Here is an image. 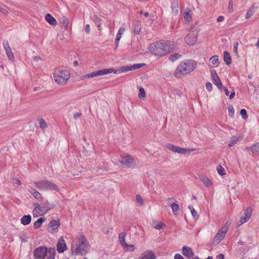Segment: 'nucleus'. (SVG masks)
<instances>
[{"label": "nucleus", "mask_w": 259, "mask_h": 259, "mask_svg": "<svg viewBox=\"0 0 259 259\" xmlns=\"http://www.w3.org/2000/svg\"><path fill=\"white\" fill-rule=\"evenodd\" d=\"M184 19L187 21H190L191 20V16L190 14V11L184 12Z\"/></svg>", "instance_id": "nucleus-46"}, {"label": "nucleus", "mask_w": 259, "mask_h": 259, "mask_svg": "<svg viewBox=\"0 0 259 259\" xmlns=\"http://www.w3.org/2000/svg\"><path fill=\"white\" fill-rule=\"evenodd\" d=\"M209 61L213 65L212 67H217L219 64V58L217 55L213 56L212 57H211L209 59Z\"/></svg>", "instance_id": "nucleus-32"}, {"label": "nucleus", "mask_w": 259, "mask_h": 259, "mask_svg": "<svg viewBox=\"0 0 259 259\" xmlns=\"http://www.w3.org/2000/svg\"><path fill=\"white\" fill-rule=\"evenodd\" d=\"M28 192L37 200H41L42 197L41 194L34 188H30L28 190Z\"/></svg>", "instance_id": "nucleus-19"}, {"label": "nucleus", "mask_w": 259, "mask_h": 259, "mask_svg": "<svg viewBox=\"0 0 259 259\" xmlns=\"http://www.w3.org/2000/svg\"><path fill=\"white\" fill-rule=\"evenodd\" d=\"M151 53L162 57L173 51L169 41H158L151 44L149 47Z\"/></svg>", "instance_id": "nucleus-1"}, {"label": "nucleus", "mask_w": 259, "mask_h": 259, "mask_svg": "<svg viewBox=\"0 0 259 259\" xmlns=\"http://www.w3.org/2000/svg\"><path fill=\"white\" fill-rule=\"evenodd\" d=\"M84 30L87 33L89 34L90 33V25L89 24H87L85 26Z\"/></svg>", "instance_id": "nucleus-60"}, {"label": "nucleus", "mask_w": 259, "mask_h": 259, "mask_svg": "<svg viewBox=\"0 0 259 259\" xmlns=\"http://www.w3.org/2000/svg\"><path fill=\"white\" fill-rule=\"evenodd\" d=\"M225 19V18L223 16H220L217 18V21L218 22H223Z\"/></svg>", "instance_id": "nucleus-59"}, {"label": "nucleus", "mask_w": 259, "mask_h": 259, "mask_svg": "<svg viewBox=\"0 0 259 259\" xmlns=\"http://www.w3.org/2000/svg\"><path fill=\"white\" fill-rule=\"evenodd\" d=\"M201 180L206 186H209L211 185L210 180L206 177H202L201 178Z\"/></svg>", "instance_id": "nucleus-38"}, {"label": "nucleus", "mask_w": 259, "mask_h": 259, "mask_svg": "<svg viewBox=\"0 0 259 259\" xmlns=\"http://www.w3.org/2000/svg\"><path fill=\"white\" fill-rule=\"evenodd\" d=\"M141 25L140 22H136L133 25V29L135 34H138L141 31Z\"/></svg>", "instance_id": "nucleus-30"}, {"label": "nucleus", "mask_w": 259, "mask_h": 259, "mask_svg": "<svg viewBox=\"0 0 259 259\" xmlns=\"http://www.w3.org/2000/svg\"><path fill=\"white\" fill-rule=\"evenodd\" d=\"M219 89V90H221L222 88H223L224 87H223V84L222 83V82H219V83H216V85H215Z\"/></svg>", "instance_id": "nucleus-62"}, {"label": "nucleus", "mask_w": 259, "mask_h": 259, "mask_svg": "<svg viewBox=\"0 0 259 259\" xmlns=\"http://www.w3.org/2000/svg\"><path fill=\"white\" fill-rule=\"evenodd\" d=\"M48 253V248L45 246L36 248L33 252L35 259H45Z\"/></svg>", "instance_id": "nucleus-9"}, {"label": "nucleus", "mask_w": 259, "mask_h": 259, "mask_svg": "<svg viewBox=\"0 0 259 259\" xmlns=\"http://www.w3.org/2000/svg\"><path fill=\"white\" fill-rule=\"evenodd\" d=\"M45 219L40 218L33 223L34 228L36 229L40 227L42 223L45 221Z\"/></svg>", "instance_id": "nucleus-31"}, {"label": "nucleus", "mask_w": 259, "mask_h": 259, "mask_svg": "<svg viewBox=\"0 0 259 259\" xmlns=\"http://www.w3.org/2000/svg\"><path fill=\"white\" fill-rule=\"evenodd\" d=\"M228 230V226L227 225H224L220 229L215 237H214L212 244L214 245L218 244L224 238L226 232Z\"/></svg>", "instance_id": "nucleus-8"}, {"label": "nucleus", "mask_w": 259, "mask_h": 259, "mask_svg": "<svg viewBox=\"0 0 259 259\" xmlns=\"http://www.w3.org/2000/svg\"><path fill=\"white\" fill-rule=\"evenodd\" d=\"M122 247L126 249L127 251H133L135 249V247L134 245H128L127 243L126 246H124Z\"/></svg>", "instance_id": "nucleus-42"}, {"label": "nucleus", "mask_w": 259, "mask_h": 259, "mask_svg": "<svg viewBox=\"0 0 259 259\" xmlns=\"http://www.w3.org/2000/svg\"><path fill=\"white\" fill-rule=\"evenodd\" d=\"M198 31L189 33L185 38L186 42L189 45H193L197 41Z\"/></svg>", "instance_id": "nucleus-12"}, {"label": "nucleus", "mask_w": 259, "mask_h": 259, "mask_svg": "<svg viewBox=\"0 0 259 259\" xmlns=\"http://www.w3.org/2000/svg\"><path fill=\"white\" fill-rule=\"evenodd\" d=\"M34 205L35 206L33 210L34 217L42 215L53 208V205L50 204L48 201L44 202L40 204L36 203Z\"/></svg>", "instance_id": "nucleus-4"}, {"label": "nucleus", "mask_w": 259, "mask_h": 259, "mask_svg": "<svg viewBox=\"0 0 259 259\" xmlns=\"http://www.w3.org/2000/svg\"><path fill=\"white\" fill-rule=\"evenodd\" d=\"M206 88L208 91H211L212 90V84L210 82H207L205 84Z\"/></svg>", "instance_id": "nucleus-53"}, {"label": "nucleus", "mask_w": 259, "mask_h": 259, "mask_svg": "<svg viewBox=\"0 0 259 259\" xmlns=\"http://www.w3.org/2000/svg\"><path fill=\"white\" fill-rule=\"evenodd\" d=\"M239 138L237 137H233L230 141L228 146L231 147L234 146L238 141Z\"/></svg>", "instance_id": "nucleus-39"}, {"label": "nucleus", "mask_w": 259, "mask_h": 259, "mask_svg": "<svg viewBox=\"0 0 259 259\" xmlns=\"http://www.w3.org/2000/svg\"><path fill=\"white\" fill-rule=\"evenodd\" d=\"M166 147L167 149L172 152H177L182 154H186L188 152L193 151V149L183 148L170 144H167L166 145Z\"/></svg>", "instance_id": "nucleus-11"}, {"label": "nucleus", "mask_w": 259, "mask_h": 259, "mask_svg": "<svg viewBox=\"0 0 259 259\" xmlns=\"http://www.w3.org/2000/svg\"><path fill=\"white\" fill-rule=\"evenodd\" d=\"M172 94L175 96V97H176V96H178L179 97V96H180L182 94V92L180 90L174 89L172 91Z\"/></svg>", "instance_id": "nucleus-49"}, {"label": "nucleus", "mask_w": 259, "mask_h": 259, "mask_svg": "<svg viewBox=\"0 0 259 259\" xmlns=\"http://www.w3.org/2000/svg\"><path fill=\"white\" fill-rule=\"evenodd\" d=\"M174 259H184V258L180 254L177 253V254H175Z\"/></svg>", "instance_id": "nucleus-57"}, {"label": "nucleus", "mask_w": 259, "mask_h": 259, "mask_svg": "<svg viewBox=\"0 0 259 259\" xmlns=\"http://www.w3.org/2000/svg\"><path fill=\"white\" fill-rule=\"evenodd\" d=\"M224 61L227 65H230L232 62L231 56L228 51L224 53Z\"/></svg>", "instance_id": "nucleus-29"}, {"label": "nucleus", "mask_w": 259, "mask_h": 259, "mask_svg": "<svg viewBox=\"0 0 259 259\" xmlns=\"http://www.w3.org/2000/svg\"><path fill=\"white\" fill-rule=\"evenodd\" d=\"M90 248V245L87 239L84 236L81 235L79 238V243L76 248L75 254H79L81 255L84 254L88 252Z\"/></svg>", "instance_id": "nucleus-6"}, {"label": "nucleus", "mask_w": 259, "mask_h": 259, "mask_svg": "<svg viewBox=\"0 0 259 259\" xmlns=\"http://www.w3.org/2000/svg\"><path fill=\"white\" fill-rule=\"evenodd\" d=\"M31 217L30 214L24 215L21 219V223L23 225H27L30 223Z\"/></svg>", "instance_id": "nucleus-23"}, {"label": "nucleus", "mask_w": 259, "mask_h": 259, "mask_svg": "<svg viewBox=\"0 0 259 259\" xmlns=\"http://www.w3.org/2000/svg\"><path fill=\"white\" fill-rule=\"evenodd\" d=\"M133 70L132 65L131 66H123L120 67V69L113 71L114 73H118L120 72H125L128 71Z\"/></svg>", "instance_id": "nucleus-22"}, {"label": "nucleus", "mask_w": 259, "mask_h": 259, "mask_svg": "<svg viewBox=\"0 0 259 259\" xmlns=\"http://www.w3.org/2000/svg\"><path fill=\"white\" fill-rule=\"evenodd\" d=\"M238 46V42H235L233 45V49L235 53H237V47Z\"/></svg>", "instance_id": "nucleus-56"}, {"label": "nucleus", "mask_w": 259, "mask_h": 259, "mask_svg": "<svg viewBox=\"0 0 259 259\" xmlns=\"http://www.w3.org/2000/svg\"><path fill=\"white\" fill-rule=\"evenodd\" d=\"M145 65V64L144 63H139V64H135L133 65H132V69L133 70L139 69Z\"/></svg>", "instance_id": "nucleus-50"}, {"label": "nucleus", "mask_w": 259, "mask_h": 259, "mask_svg": "<svg viewBox=\"0 0 259 259\" xmlns=\"http://www.w3.org/2000/svg\"><path fill=\"white\" fill-rule=\"evenodd\" d=\"M126 236L125 232H122L118 235V239L121 245L123 247L126 245V243L125 241V238Z\"/></svg>", "instance_id": "nucleus-25"}, {"label": "nucleus", "mask_w": 259, "mask_h": 259, "mask_svg": "<svg viewBox=\"0 0 259 259\" xmlns=\"http://www.w3.org/2000/svg\"><path fill=\"white\" fill-rule=\"evenodd\" d=\"M45 19L51 25L56 26L57 24L56 19L50 14H46Z\"/></svg>", "instance_id": "nucleus-20"}, {"label": "nucleus", "mask_w": 259, "mask_h": 259, "mask_svg": "<svg viewBox=\"0 0 259 259\" xmlns=\"http://www.w3.org/2000/svg\"><path fill=\"white\" fill-rule=\"evenodd\" d=\"M70 78V73L67 69L60 68L56 70L54 74L55 81L61 85H64Z\"/></svg>", "instance_id": "nucleus-3"}, {"label": "nucleus", "mask_w": 259, "mask_h": 259, "mask_svg": "<svg viewBox=\"0 0 259 259\" xmlns=\"http://www.w3.org/2000/svg\"><path fill=\"white\" fill-rule=\"evenodd\" d=\"M138 96H139V98L142 100H144L145 99V97H146L145 91L144 89L142 87H140L139 88V92Z\"/></svg>", "instance_id": "nucleus-35"}, {"label": "nucleus", "mask_w": 259, "mask_h": 259, "mask_svg": "<svg viewBox=\"0 0 259 259\" xmlns=\"http://www.w3.org/2000/svg\"><path fill=\"white\" fill-rule=\"evenodd\" d=\"M189 208L190 209L192 215L193 216L194 219L195 220H197L198 218V215L197 212L191 206H189Z\"/></svg>", "instance_id": "nucleus-37"}, {"label": "nucleus", "mask_w": 259, "mask_h": 259, "mask_svg": "<svg viewBox=\"0 0 259 259\" xmlns=\"http://www.w3.org/2000/svg\"><path fill=\"white\" fill-rule=\"evenodd\" d=\"M57 250L59 253L63 252L65 250L67 249V246L65 243V240L63 238H61L57 245Z\"/></svg>", "instance_id": "nucleus-15"}, {"label": "nucleus", "mask_w": 259, "mask_h": 259, "mask_svg": "<svg viewBox=\"0 0 259 259\" xmlns=\"http://www.w3.org/2000/svg\"><path fill=\"white\" fill-rule=\"evenodd\" d=\"M234 109L232 105H229L228 107V114L230 117H233Z\"/></svg>", "instance_id": "nucleus-44"}, {"label": "nucleus", "mask_w": 259, "mask_h": 259, "mask_svg": "<svg viewBox=\"0 0 259 259\" xmlns=\"http://www.w3.org/2000/svg\"><path fill=\"white\" fill-rule=\"evenodd\" d=\"M182 56L181 55L178 53H175L170 55L169 57V60L171 62H174Z\"/></svg>", "instance_id": "nucleus-36"}, {"label": "nucleus", "mask_w": 259, "mask_h": 259, "mask_svg": "<svg viewBox=\"0 0 259 259\" xmlns=\"http://www.w3.org/2000/svg\"><path fill=\"white\" fill-rule=\"evenodd\" d=\"M172 198H168L166 199V202L168 204L171 205V208L172 209V212L176 214V212H177L179 210V206L178 203V201L176 200L175 202L171 203V200Z\"/></svg>", "instance_id": "nucleus-18"}, {"label": "nucleus", "mask_w": 259, "mask_h": 259, "mask_svg": "<svg viewBox=\"0 0 259 259\" xmlns=\"http://www.w3.org/2000/svg\"><path fill=\"white\" fill-rule=\"evenodd\" d=\"M252 212V209L250 207H248L241 217L240 220L237 222L238 226H241L242 224L247 222L250 218Z\"/></svg>", "instance_id": "nucleus-10"}, {"label": "nucleus", "mask_w": 259, "mask_h": 259, "mask_svg": "<svg viewBox=\"0 0 259 259\" xmlns=\"http://www.w3.org/2000/svg\"><path fill=\"white\" fill-rule=\"evenodd\" d=\"M252 155L258 154L259 155V142L252 145Z\"/></svg>", "instance_id": "nucleus-33"}, {"label": "nucleus", "mask_w": 259, "mask_h": 259, "mask_svg": "<svg viewBox=\"0 0 259 259\" xmlns=\"http://www.w3.org/2000/svg\"><path fill=\"white\" fill-rule=\"evenodd\" d=\"M155 255L151 250H146L141 255V259H155Z\"/></svg>", "instance_id": "nucleus-17"}, {"label": "nucleus", "mask_w": 259, "mask_h": 259, "mask_svg": "<svg viewBox=\"0 0 259 259\" xmlns=\"http://www.w3.org/2000/svg\"><path fill=\"white\" fill-rule=\"evenodd\" d=\"M211 74L212 82L215 85H216V83H219V82H221L215 70H211Z\"/></svg>", "instance_id": "nucleus-26"}, {"label": "nucleus", "mask_w": 259, "mask_h": 259, "mask_svg": "<svg viewBox=\"0 0 259 259\" xmlns=\"http://www.w3.org/2000/svg\"><path fill=\"white\" fill-rule=\"evenodd\" d=\"M93 20L95 22V23L97 25L98 27H99L100 26V22L101 21V19L98 17L97 15H94L93 17Z\"/></svg>", "instance_id": "nucleus-40"}, {"label": "nucleus", "mask_w": 259, "mask_h": 259, "mask_svg": "<svg viewBox=\"0 0 259 259\" xmlns=\"http://www.w3.org/2000/svg\"><path fill=\"white\" fill-rule=\"evenodd\" d=\"M253 13H254L253 10H252L251 9H250L246 13V16H245L246 18V19H249L253 14Z\"/></svg>", "instance_id": "nucleus-51"}, {"label": "nucleus", "mask_w": 259, "mask_h": 259, "mask_svg": "<svg viewBox=\"0 0 259 259\" xmlns=\"http://www.w3.org/2000/svg\"><path fill=\"white\" fill-rule=\"evenodd\" d=\"M198 23L196 22L194 24L192 25V26L190 28V31L191 33H193L194 31H198Z\"/></svg>", "instance_id": "nucleus-41"}, {"label": "nucleus", "mask_w": 259, "mask_h": 259, "mask_svg": "<svg viewBox=\"0 0 259 259\" xmlns=\"http://www.w3.org/2000/svg\"><path fill=\"white\" fill-rule=\"evenodd\" d=\"M228 9L229 12L231 13L233 11V2L232 0H230L228 4Z\"/></svg>", "instance_id": "nucleus-48"}, {"label": "nucleus", "mask_w": 259, "mask_h": 259, "mask_svg": "<svg viewBox=\"0 0 259 259\" xmlns=\"http://www.w3.org/2000/svg\"><path fill=\"white\" fill-rule=\"evenodd\" d=\"M225 256L223 254H219L217 256V259H224Z\"/></svg>", "instance_id": "nucleus-64"}, {"label": "nucleus", "mask_w": 259, "mask_h": 259, "mask_svg": "<svg viewBox=\"0 0 259 259\" xmlns=\"http://www.w3.org/2000/svg\"><path fill=\"white\" fill-rule=\"evenodd\" d=\"M240 114L241 115L242 118L244 119H246L248 117V115L247 114V111L244 109H242L240 110Z\"/></svg>", "instance_id": "nucleus-47"}, {"label": "nucleus", "mask_w": 259, "mask_h": 259, "mask_svg": "<svg viewBox=\"0 0 259 259\" xmlns=\"http://www.w3.org/2000/svg\"><path fill=\"white\" fill-rule=\"evenodd\" d=\"M223 90L225 92V95L227 96H229V91H228V89L226 87H224L223 88Z\"/></svg>", "instance_id": "nucleus-63"}, {"label": "nucleus", "mask_w": 259, "mask_h": 259, "mask_svg": "<svg viewBox=\"0 0 259 259\" xmlns=\"http://www.w3.org/2000/svg\"><path fill=\"white\" fill-rule=\"evenodd\" d=\"M39 123L40 127L41 128H45L47 126V123L46 122L45 120L42 118H41L39 119Z\"/></svg>", "instance_id": "nucleus-45"}, {"label": "nucleus", "mask_w": 259, "mask_h": 259, "mask_svg": "<svg viewBox=\"0 0 259 259\" xmlns=\"http://www.w3.org/2000/svg\"><path fill=\"white\" fill-rule=\"evenodd\" d=\"M182 253L188 259H191L194 256V253L193 252L192 248L187 246H184L183 247Z\"/></svg>", "instance_id": "nucleus-14"}, {"label": "nucleus", "mask_w": 259, "mask_h": 259, "mask_svg": "<svg viewBox=\"0 0 259 259\" xmlns=\"http://www.w3.org/2000/svg\"><path fill=\"white\" fill-rule=\"evenodd\" d=\"M81 115V113L80 112H77L75 113L73 115V117L75 119H77L80 117Z\"/></svg>", "instance_id": "nucleus-61"}, {"label": "nucleus", "mask_w": 259, "mask_h": 259, "mask_svg": "<svg viewBox=\"0 0 259 259\" xmlns=\"http://www.w3.org/2000/svg\"><path fill=\"white\" fill-rule=\"evenodd\" d=\"M136 200L140 204H142L143 203V199L139 194L136 195Z\"/></svg>", "instance_id": "nucleus-52"}, {"label": "nucleus", "mask_w": 259, "mask_h": 259, "mask_svg": "<svg viewBox=\"0 0 259 259\" xmlns=\"http://www.w3.org/2000/svg\"><path fill=\"white\" fill-rule=\"evenodd\" d=\"M60 23L62 28L67 29L69 24V19L65 16H63L61 18Z\"/></svg>", "instance_id": "nucleus-28"}, {"label": "nucleus", "mask_w": 259, "mask_h": 259, "mask_svg": "<svg viewBox=\"0 0 259 259\" xmlns=\"http://www.w3.org/2000/svg\"><path fill=\"white\" fill-rule=\"evenodd\" d=\"M35 187L40 190H50L59 191L58 186L52 181L48 180H42L34 182Z\"/></svg>", "instance_id": "nucleus-5"}, {"label": "nucleus", "mask_w": 259, "mask_h": 259, "mask_svg": "<svg viewBox=\"0 0 259 259\" xmlns=\"http://www.w3.org/2000/svg\"><path fill=\"white\" fill-rule=\"evenodd\" d=\"M3 46L8 58L10 60H12L14 58V55L8 42L7 41H4L3 42Z\"/></svg>", "instance_id": "nucleus-16"}, {"label": "nucleus", "mask_w": 259, "mask_h": 259, "mask_svg": "<svg viewBox=\"0 0 259 259\" xmlns=\"http://www.w3.org/2000/svg\"><path fill=\"white\" fill-rule=\"evenodd\" d=\"M0 12L5 15H7L8 13V11L6 9L3 8L1 7H0Z\"/></svg>", "instance_id": "nucleus-58"}, {"label": "nucleus", "mask_w": 259, "mask_h": 259, "mask_svg": "<svg viewBox=\"0 0 259 259\" xmlns=\"http://www.w3.org/2000/svg\"><path fill=\"white\" fill-rule=\"evenodd\" d=\"M171 9L174 12L177 13L179 11L178 3L176 0H173L171 2Z\"/></svg>", "instance_id": "nucleus-34"}, {"label": "nucleus", "mask_w": 259, "mask_h": 259, "mask_svg": "<svg viewBox=\"0 0 259 259\" xmlns=\"http://www.w3.org/2000/svg\"><path fill=\"white\" fill-rule=\"evenodd\" d=\"M13 182L14 184H18L19 185H21V182L20 180H19L18 178H14L13 179Z\"/></svg>", "instance_id": "nucleus-55"}, {"label": "nucleus", "mask_w": 259, "mask_h": 259, "mask_svg": "<svg viewBox=\"0 0 259 259\" xmlns=\"http://www.w3.org/2000/svg\"><path fill=\"white\" fill-rule=\"evenodd\" d=\"M197 62L193 60H187L182 62L177 67L174 72L177 77H180L182 75L190 73L197 67Z\"/></svg>", "instance_id": "nucleus-2"}, {"label": "nucleus", "mask_w": 259, "mask_h": 259, "mask_svg": "<svg viewBox=\"0 0 259 259\" xmlns=\"http://www.w3.org/2000/svg\"><path fill=\"white\" fill-rule=\"evenodd\" d=\"M120 162L122 164L125 165L128 167L133 166L135 163L134 159L130 155L122 157Z\"/></svg>", "instance_id": "nucleus-13"}, {"label": "nucleus", "mask_w": 259, "mask_h": 259, "mask_svg": "<svg viewBox=\"0 0 259 259\" xmlns=\"http://www.w3.org/2000/svg\"><path fill=\"white\" fill-rule=\"evenodd\" d=\"M217 171L218 174L221 176H224L225 175V169L221 165H219L218 166Z\"/></svg>", "instance_id": "nucleus-43"}, {"label": "nucleus", "mask_w": 259, "mask_h": 259, "mask_svg": "<svg viewBox=\"0 0 259 259\" xmlns=\"http://www.w3.org/2000/svg\"><path fill=\"white\" fill-rule=\"evenodd\" d=\"M114 69L113 68H105L102 70H98L95 72H92L82 75L80 77L81 80H83L85 78H89L97 76L103 75L107 74H110L113 72Z\"/></svg>", "instance_id": "nucleus-7"}, {"label": "nucleus", "mask_w": 259, "mask_h": 259, "mask_svg": "<svg viewBox=\"0 0 259 259\" xmlns=\"http://www.w3.org/2000/svg\"><path fill=\"white\" fill-rule=\"evenodd\" d=\"M59 220H52L49 224V228H51L52 230H57L60 226Z\"/></svg>", "instance_id": "nucleus-21"}, {"label": "nucleus", "mask_w": 259, "mask_h": 259, "mask_svg": "<svg viewBox=\"0 0 259 259\" xmlns=\"http://www.w3.org/2000/svg\"><path fill=\"white\" fill-rule=\"evenodd\" d=\"M56 254L55 248L50 247L48 249V253L46 259H54Z\"/></svg>", "instance_id": "nucleus-24"}, {"label": "nucleus", "mask_w": 259, "mask_h": 259, "mask_svg": "<svg viewBox=\"0 0 259 259\" xmlns=\"http://www.w3.org/2000/svg\"><path fill=\"white\" fill-rule=\"evenodd\" d=\"M124 30V28H120L119 29L117 33L116 34V38H115V46H116V48H117V47L118 46L119 40H120V38L121 37V35L123 33V32Z\"/></svg>", "instance_id": "nucleus-27"}, {"label": "nucleus", "mask_w": 259, "mask_h": 259, "mask_svg": "<svg viewBox=\"0 0 259 259\" xmlns=\"http://www.w3.org/2000/svg\"><path fill=\"white\" fill-rule=\"evenodd\" d=\"M164 224L162 223H159L158 224L156 225L154 228L156 229H158V230H160L161 229H162L163 228V227L164 226Z\"/></svg>", "instance_id": "nucleus-54"}]
</instances>
